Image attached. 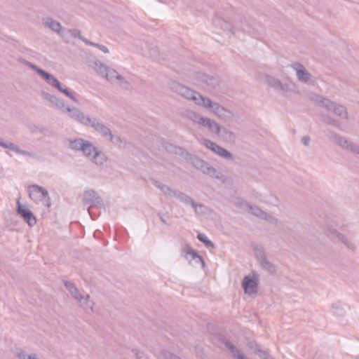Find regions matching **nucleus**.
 Listing matches in <instances>:
<instances>
[{
  "instance_id": "6",
  "label": "nucleus",
  "mask_w": 359,
  "mask_h": 359,
  "mask_svg": "<svg viewBox=\"0 0 359 359\" xmlns=\"http://www.w3.org/2000/svg\"><path fill=\"white\" fill-rule=\"evenodd\" d=\"M205 144L207 147L211 149L212 151H215L217 154H218L221 156H229V153L227 151L219 147V146H217V144H215V143H213L210 141L205 142Z\"/></svg>"
},
{
  "instance_id": "5",
  "label": "nucleus",
  "mask_w": 359,
  "mask_h": 359,
  "mask_svg": "<svg viewBox=\"0 0 359 359\" xmlns=\"http://www.w3.org/2000/svg\"><path fill=\"white\" fill-rule=\"evenodd\" d=\"M257 279L245 277L243 281V286L245 293L252 294L257 292Z\"/></svg>"
},
{
  "instance_id": "14",
  "label": "nucleus",
  "mask_w": 359,
  "mask_h": 359,
  "mask_svg": "<svg viewBox=\"0 0 359 359\" xmlns=\"http://www.w3.org/2000/svg\"><path fill=\"white\" fill-rule=\"evenodd\" d=\"M47 25L54 31L59 32L60 29V25L58 22L51 21L50 23L47 22Z\"/></svg>"
},
{
  "instance_id": "2",
  "label": "nucleus",
  "mask_w": 359,
  "mask_h": 359,
  "mask_svg": "<svg viewBox=\"0 0 359 359\" xmlns=\"http://www.w3.org/2000/svg\"><path fill=\"white\" fill-rule=\"evenodd\" d=\"M28 192L31 199L36 203L42 202L48 198L47 191L37 185L30 186Z\"/></svg>"
},
{
  "instance_id": "10",
  "label": "nucleus",
  "mask_w": 359,
  "mask_h": 359,
  "mask_svg": "<svg viewBox=\"0 0 359 359\" xmlns=\"http://www.w3.org/2000/svg\"><path fill=\"white\" fill-rule=\"evenodd\" d=\"M30 226H33L36 223V219L31 212H29L22 217Z\"/></svg>"
},
{
  "instance_id": "11",
  "label": "nucleus",
  "mask_w": 359,
  "mask_h": 359,
  "mask_svg": "<svg viewBox=\"0 0 359 359\" xmlns=\"http://www.w3.org/2000/svg\"><path fill=\"white\" fill-rule=\"evenodd\" d=\"M18 212L22 217H25V215L29 212H31V211H29V210H28L26 207L22 205L19 201H18Z\"/></svg>"
},
{
  "instance_id": "12",
  "label": "nucleus",
  "mask_w": 359,
  "mask_h": 359,
  "mask_svg": "<svg viewBox=\"0 0 359 359\" xmlns=\"http://www.w3.org/2000/svg\"><path fill=\"white\" fill-rule=\"evenodd\" d=\"M198 238L200 241L203 242L208 247H213L212 243L208 239L205 235L199 233Z\"/></svg>"
},
{
  "instance_id": "4",
  "label": "nucleus",
  "mask_w": 359,
  "mask_h": 359,
  "mask_svg": "<svg viewBox=\"0 0 359 359\" xmlns=\"http://www.w3.org/2000/svg\"><path fill=\"white\" fill-rule=\"evenodd\" d=\"M37 72L46 80H48L53 86L57 88L58 90L62 91L63 93H65L66 95L69 96L72 99H74L73 95L68 91L67 89H63L61 87L60 83L55 78H53L51 75L48 74V73L45 72L44 71L37 69Z\"/></svg>"
},
{
  "instance_id": "3",
  "label": "nucleus",
  "mask_w": 359,
  "mask_h": 359,
  "mask_svg": "<svg viewBox=\"0 0 359 359\" xmlns=\"http://www.w3.org/2000/svg\"><path fill=\"white\" fill-rule=\"evenodd\" d=\"M181 93L187 98L196 101L199 104H202L205 107L210 106V101L209 100L202 97L201 95L187 88H182Z\"/></svg>"
},
{
  "instance_id": "13",
  "label": "nucleus",
  "mask_w": 359,
  "mask_h": 359,
  "mask_svg": "<svg viewBox=\"0 0 359 359\" xmlns=\"http://www.w3.org/2000/svg\"><path fill=\"white\" fill-rule=\"evenodd\" d=\"M297 75L300 80L306 81L309 79V75L304 69L297 70Z\"/></svg>"
},
{
  "instance_id": "16",
  "label": "nucleus",
  "mask_w": 359,
  "mask_h": 359,
  "mask_svg": "<svg viewBox=\"0 0 359 359\" xmlns=\"http://www.w3.org/2000/svg\"><path fill=\"white\" fill-rule=\"evenodd\" d=\"M71 292L74 294L75 298H76V299L79 298V296L77 295V293H79L77 289L75 288L74 291H71Z\"/></svg>"
},
{
  "instance_id": "17",
  "label": "nucleus",
  "mask_w": 359,
  "mask_h": 359,
  "mask_svg": "<svg viewBox=\"0 0 359 359\" xmlns=\"http://www.w3.org/2000/svg\"><path fill=\"white\" fill-rule=\"evenodd\" d=\"M303 141H304V143L305 144H308L309 141V137H304Z\"/></svg>"
},
{
  "instance_id": "15",
  "label": "nucleus",
  "mask_w": 359,
  "mask_h": 359,
  "mask_svg": "<svg viewBox=\"0 0 359 359\" xmlns=\"http://www.w3.org/2000/svg\"><path fill=\"white\" fill-rule=\"evenodd\" d=\"M71 117L76 118L81 121H82V118H83V114L79 110H76L75 112H74L71 115Z\"/></svg>"
},
{
  "instance_id": "9",
  "label": "nucleus",
  "mask_w": 359,
  "mask_h": 359,
  "mask_svg": "<svg viewBox=\"0 0 359 359\" xmlns=\"http://www.w3.org/2000/svg\"><path fill=\"white\" fill-rule=\"evenodd\" d=\"M105 77L109 81H114L115 79L118 78L117 72L114 69H106Z\"/></svg>"
},
{
  "instance_id": "18",
  "label": "nucleus",
  "mask_w": 359,
  "mask_h": 359,
  "mask_svg": "<svg viewBox=\"0 0 359 359\" xmlns=\"http://www.w3.org/2000/svg\"><path fill=\"white\" fill-rule=\"evenodd\" d=\"M234 356L236 358H237V359H244L243 355H237L236 353H234Z\"/></svg>"
},
{
  "instance_id": "8",
  "label": "nucleus",
  "mask_w": 359,
  "mask_h": 359,
  "mask_svg": "<svg viewBox=\"0 0 359 359\" xmlns=\"http://www.w3.org/2000/svg\"><path fill=\"white\" fill-rule=\"evenodd\" d=\"M329 109H332L334 113L338 114L339 116H341L343 114H346V110L345 109L341 106H338L337 107H334L333 103L330 102V105H327Z\"/></svg>"
},
{
  "instance_id": "20",
  "label": "nucleus",
  "mask_w": 359,
  "mask_h": 359,
  "mask_svg": "<svg viewBox=\"0 0 359 359\" xmlns=\"http://www.w3.org/2000/svg\"><path fill=\"white\" fill-rule=\"evenodd\" d=\"M45 201H46L48 202V197Z\"/></svg>"
},
{
  "instance_id": "1",
  "label": "nucleus",
  "mask_w": 359,
  "mask_h": 359,
  "mask_svg": "<svg viewBox=\"0 0 359 359\" xmlns=\"http://www.w3.org/2000/svg\"><path fill=\"white\" fill-rule=\"evenodd\" d=\"M71 145L73 149H81L83 152L88 156H92L96 158L100 156L95 148L87 142L74 141L71 143Z\"/></svg>"
},
{
  "instance_id": "19",
  "label": "nucleus",
  "mask_w": 359,
  "mask_h": 359,
  "mask_svg": "<svg viewBox=\"0 0 359 359\" xmlns=\"http://www.w3.org/2000/svg\"><path fill=\"white\" fill-rule=\"evenodd\" d=\"M102 50L103 51H104V52H108V50H107V48L106 47H104V46H103V47L102 48Z\"/></svg>"
},
{
  "instance_id": "7",
  "label": "nucleus",
  "mask_w": 359,
  "mask_h": 359,
  "mask_svg": "<svg viewBox=\"0 0 359 359\" xmlns=\"http://www.w3.org/2000/svg\"><path fill=\"white\" fill-rule=\"evenodd\" d=\"M196 122L201 126L209 128L210 129V130H212V132H215V133L219 132V127L215 123H212L208 119L200 118H198V121H196Z\"/></svg>"
}]
</instances>
